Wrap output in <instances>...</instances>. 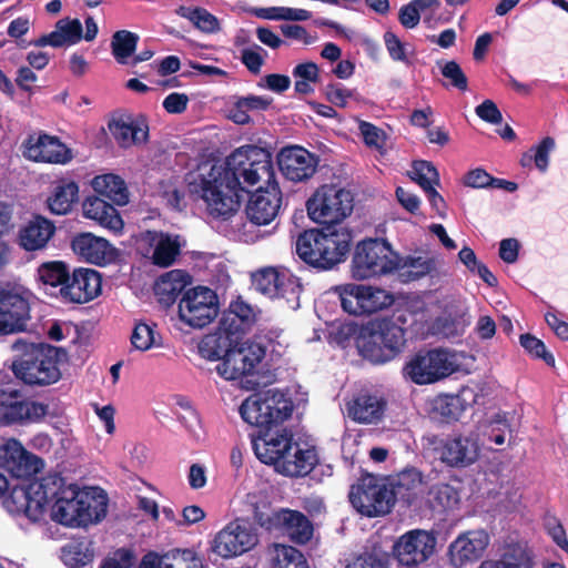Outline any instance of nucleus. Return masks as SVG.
Returning a JSON list of instances; mask_svg holds the SVG:
<instances>
[{"mask_svg":"<svg viewBox=\"0 0 568 568\" xmlns=\"http://www.w3.org/2000/svg\"><path fill=\"white\" fill-rule=\"evenodd\" d=\"M276 179L272 155L263 148L246 144L232 151L189 183L191 194L202 199L207 214L227 221L237 215L242 202L261 182Z\"/></svg>","mask_w":568,"mask_h":568,"instance_id":"1","label":"nucleus"},{"mask_svg":"<svg viewBox=\"0 0 568 568\" xmlns=\"http://www.w3.org/2000/svg\"><path fill=\"white\" fill-rule=\"evenodd\" d=\"M345 568H389V555L373 546L349 560Z\"/></svg>","mask_w":568,"mask_h":568,"instance_id":"51","label":"nucleus"},{"mask_svg":"<svg viewBox=\"0 0 568 568\" xmlns=\"http://www.w3.org/2000/svg\"><path fill=\"white\" fill-rule=\"evenodd\" d=\"M293 408L291 398L278 389L252 394L240 406L243 420L257 428L250 437L261 463L275 468L294 448V434L283 426L292 416Z\"/></svg>","mask_w":568,"mask_h":568,"instance_id":"2","label":"nucleus"},{"mask_svg":"<svg viewBox=\"0 0 568 568\" xmlns=\"http://www.w3.org/2000/svg\"><path fill=\"white\" fill-rule=\"evenodd\" d=\"M189 19L196 28L207 33L217 31L220 27L217 19L204 8L193 9L189 14Z\"/></svg>","mask_w":568,"mask_h":568,"instance_id":"61","label":"nucleus"},{"mask_svg":"<svg viewBox=\"0 0 568 568\" xmlns=\"http://www.w3.org/2000/svg\"><path fill=\"white\" fill-rule=\"evenodd\" d=\"M139 568H205L202 560L192 550L185 549L179 555H173L170 561L162 565L158 555L149 552L143 556Z\"/></svg>","mask_w":568,"mask_h":568,"instance_id":"39","label":"nucleus"},{"mask_svg":"<svg viewBox=\"0 0 568 568\" xmlns=\"http://www.w3.org/2000/svg\"><path fill=\"white\" fill-rule=\"evenodd\" d=\"M387 402L384 397L361 393L348 404V416L358 424L376 425L383 420Z\"/></svg>","mask_w":568,"mask_h":568,"instance_id":"30","label":"nucleus"},{"mask_svg":"<svg viewBox=\"0 0 568 568\" xmlns=\"http://www.w3.org/2000/svg\"><path fill=\"white\" fill-rule=\"evenodd\" d=\"M215 369L220 376L227 381H235L251 375L247 367V356L243 355V351L239 346L225 355Z\"/></svg>","mask_w":568,"mask_h":568,"instance_id":"42","label":"nucleus"},{"mask_svg":"<svg viewBox=\"0 0 568 568\" xmlns=\"http://www.w3.org/2000/svg\"><path fill=\"white\" fill-rule=\"evenodd\" d=\"M79 201V185L74 181L62 179L57 182L52 194L48 197L51 213L64 215L71 212Z\"/></svg>","mask_w":568,"mask_h":568,"instance_id":"36","label":"nucleus"},{"mask_svg":"<svg viewBox=\"0 0 568 568\" xmlns=\"http://www.w3.org/2000/svg\"><path fill=\"white\" fill-rule=\"evenodd\" d=\"M437 538L434 532L413 529L402 535L393 546V555L400 566L415 568L435 552Z\"/></svg>","mask_w":568,"mask_h":568,"instance_id":"14","label":"nucleus"},{"mask_svg":"<svg viewBox=\"0 0 568 568\" xmlns=\"http://www.w3.org/2000/svg\"><path fill=\"white\" fill-rule=\"evenodd\" d=\"M131 344L135 349L143 352L154 346L156 343L152 326L145 323H138L131 335Z\"/></svg>","mask_w":568,"mask_h":568,"instance_id":"59","label":"nucleus"},{"mask_svg":"<svg viewBox=\"0 0 568 568\" xmlns=\"http://www.w3.org/2000/svg\"><path fill=\"white\" fill-rule=\"evenodd\" d=\"M92 187L98 193L97 196L106 199L115 205L122 206L129 202L126 185L119 175H98L92 180Z\"/></svg>","mask_w":568,"mask_h":568,"instance_id":"37","label":"nucleus"},{"mask_svg":"<svg viewBox=\"0 0 568 568\" xmlns=\"http://www.w3.org/2000/svg\"><path fill=\"white\" fill-rule=\"evenodd\" d=\"M102 288L101 274L92 268H74L69 283L60 288L62 298L70 303L83 304L95 298Z\"/></svg>","mask_w":568,"mask_h":568,"instance_id":"24","label":"nucleus"},{"mask_svg":"<svg viewBox=\"0 0 568 568\" xmlns=\"http://www.w3.org/2000/svg\"><path fill=\"white\" fill-rule=\"evenodd\" d=\"M253 520L263 529L273 532L278 523V509L274 510L266 500H255L256 496H248Z\"/></svg>","mask_w":568,"mask_h":568,"instance_id":"50","label":"nucleus"},{"mask_svg":"<svg viewBox=\"0 0 568 568\" xmlns=\"http://www.w3.org/2000/svg\"><path fill=\"white\" fill-rule=\"evenodd\" d=\"M358 130L361 132L364 143L367 146L379 150L385 145L386 134L384 130L376 126L375 124L364 120H359Z\"/></svg>","mask_w":568,"mask_h":568,"instance_id":"58","label":"nucleus"},{"mask_svg":"<svg viewBox=\"0 0 568 568\" xmlns=\"http://www.w3.org/2000/svg\"><path fill=\"white\" fill-rule=\"evenodd\" d=\"M57 487V477L50 474L30 481L27 485L17 484L10 491V498L28 517L36 518L48 504V494L52 496Z\"/></svg>","mask_w":568,"mask_h":568,"instance_id":"15","label":"nucleus"},{"mask_svg":"<svg viewBox=\"0 0 568 568\" xmlns=\"http://www.w3.org/2000/svg\"><path fill=\"white\" fill-rule=\"evenodd\" d=\"M256 321L253 307L242 297L231 302L229 308L223 312L220 324L226 332L243 341L244 335L251 329Z\"/></svg>","mask_w":568,"mask_h":568,"instance_id":"31","label":"nucleus"},{"mask_svg":"<svg viewBox=\"0 0 568 568\" xmlns=\"http://www.w3.org/2000/svg\"><path fill=\"white\" fill-rule=\"evenodd\" d=\"M412 179L423 189L439 184V174L432 162L419 160L413 162Z\"/></svg>","mask_w":568,"mask_h":568,"instance_id":"56","label":"nucleus"},{"mask_svg":"<svg viewBox=\"0 0 568 568\" xmlns=\"http://www.w3.org/2000/svg\"><path fill=\"white\" fill-rule=\"evenodd\" d=\"M398 262L400 258L398 257ZM435 268V263L432 258H425L422 256L406 257L403 263H398L396 271L398 272V276L402 282L408 283L413 281H417L427 274H429Z\"/></svg>","mask_w":568,"mask_h":568,"instance_id":"43","label":"nucleus"},{"mask_svg":"<svg viewBox=\"0 0 568 568\" xmlns=\"http://www.w3.org/2000/svg\"><path fill=\"white\" fill-rule=\"evenodd\" d=\"M54 33L58 34L59 47L77 44L82 39V23L79 19H60Z\"/></svg>","mask_w":568,"mask_h":568,"instance_id":"54","label":"nucleus"},{"mask_svg":"<svg viewBox=\"0 0 568 568\" xmlns=\"http://www.w3.org/2000/svg\"><path fill=\"white\" fill-rule=\"evenodd\" d=\"M261 52L266 54V51L257 44L241 51V62L255 75L261 72L262 65L264 64V58Z\"/></svg>","mask_w":568,"mask_h":568,"instance_id":"63","label":"nucleus"},{"mask_svg":"<svg viewBox=\"0 0 568 568\" xmlns=\"http://www.w3.org/2000/svg\"><path fill=\"white\" fill-rule=\"evenodd\" d=\"M39 278L43 284L53 287L67 285L70 280V270L62 261L45 262L38 268Z\"/></svg>","mask_w":568,"mask_h":568,"instance_id":"49","label":"nucleus"},{"mask_svg":"<svg viewBox=\"0 0 568 568\" xmlns=\"http://www.w3.org/2000/svg\"><path fill=\"white\" fill-rule=\"evenodd\" d=\"M358 284H347L341 291V305L352 315H364Z\"/></svg>","mask_w":568,"mask_h":568,"instance_id":"57","label":"nucleus"},{"mask_svg":"<svg viewBox=\"0 0 568 568\" xmlns=\"http://www.w3.org/2000/svg\"><path fill=\"white\" fill-rule=\"evenodd\" d=\"M61 558L70 568H83L93 559V552L89 549V541L74 539L62 547Z\"/></svg>","mask_w":568,"mask_h":568,"instance_id":"44","label":"nucleus"},{"mask_svg":"<svg viewBox=\"0 0 568 568\" xmlns=\"http://www.w3.org/2000/svg\"><path fill=\"white\" fill-rule=\"evenodd\" d=\"M320 462L317 450L314 446L303 447L294 440V448L275 467V470L286 477H305L313 471Z\"/></svg>","mask_w":568,"mask_h":568,"instance_id":"27","label":"nucleus"},{"mask_svg":"<svg viewBox=\"0 0 568 568\" xmlns=\"http://www.w3.org/2000/svg\"><path fill=\"white\" fill-rule=\"evenodd\" d=\"M23 146L24 156L34 162L65 164L73 158L71 149L59 138L47 133L29 135Z\"/></svg>","mask_w":568,"mask_h":568,"instance_id":"21","label":"nucleus"},{"mask_svg":"<svg viewBox=\"0 0 568 568\" xmlns=\"http://www.w3.org/2000/svg\"><path fill=\"white\" fill-rule=\"evenodd\" d=\"M278 516V523H276V529L273 532L285 535L297 545H305L312 539L313 524L302 511L280 508Z\"/></svg>","mask_w":568,"mask_h":568,"instance_id":"29","label":"nucleus"},{"mask_svg":"<svg viewBox=\"0 0 568 568\" xmlns=\"http://www.w3.org/2000/svg\"><path fill=\"white\" fill-rule=\"evenodd\" d=\"M73 252L87 262L104 266L115 261L116 250L103 237L80 233L71 242Z\"/></svg>","mask_w":568,"mask_h":568,"instance_id":"25","label":"nucleus"},{"mask_svg":"<svg viewBox=\"0 0 568 568\" xmlns=\"http://www.w3.org/2000/svg\"><path fill=\"white\" fill-rule=\"evenodd\" d=\"M521 347L536 359H542L548 366H555L554 355L547 351L545 343L530 333L521 334L519 337Z\"/></svg>","mask_w":568,"mask_h":568,"instance_id":"55","label":"nucleus"},{"mask_svg":"<svg viewBox=\"0 0 568 568\" xmlns=\"http://www.w3.org/2000/svg\"><path fill=\"white\" fill-rule=\"evenodd\" d=\"M254 290L270 298H284L287 303L298 306L302 283L284 266H265L251 275Z\"/></svg>","mask_w":568,"mask_h":568,"instance_id":"11","label":"nucleus"},{"mask_svg":"<svg viewBox=\"0 0 568 568\" xmlns=\"http://www.w3.org/2000/svg\"><path fill=\"white\" fill-rule=\"evenodd\" d=\"M282 205V192L276 181L258 185L246 204L247 219L257 226L268 225L275 220Z\"/></svg>","mask_w":568,"mask_h":568,"instance_id":"18","label":"nucleus"},{"mask_svg":"<svg viewBox=\"0 0 568 568\" xmlns=\"http://www.w3.org/2000/svg\"><path fill=\"white\" fill-rule=\"evenodd\" d=\"M463 183L465 186L473 189H501L510 193L517 191L518 189L517 183L495 178L481 168H476L474 170L468 171L464 175Z\"/></svg>","mask_w":568,"mask_h":568,"instance_id":"41","label":"nucleus"},{"mask_svg":"<svg viewBox=\"0 0 568 568\" xmlns=\"http://www.w3.org/2000/svg\"><path fill=\"white\" fill-rule=\"evenodd\" d=\"M488 544L489 535L485 530L467 531L450 544V560L457 567L475 561L483 556Z\"/></svg>","mask_w":568,"mask_h":568,"instance_id":"28","label":"nucleus"},{"mask_svg":"<svg viewBox=\"0 0 568 568\" xmlns=\"http://www.w3.org/2000/svg\"><path fill=\"white\" fill-rule=\"evenodd\" d=\"M405 345V329L393 318L379 317L362 325L357 351L369 363L385 364L397 357Z\"/></svg>","mask_w":568,"mask_h":568,"instance_id":"5","label":"nucleus"},{"mask_svg":"<svg viewBox=\"0 0 568 568\" xmlns=\"http://www.w3.org/2000/svg\"><path fill=\"white\" fill-rule=\"evenodd\" d=\"M49 406L43 403L23 399L18 392L3 394L0 398V420L4 425H24L41 422Z\"/></svg>","mask_w":568,"mask_h":568,"instance_id":"19","label":"nucleus"},{"mask_svg":"<svg viewBox=\"0 0 568 568\" xmlns=\"http://www.w3.org/2000/svg\"><path fill=\"white\" fill-rule=\"evenodd\" d=\"M44 466L43 459L28 452L17 439H9L0 446V468L11 477L27 479Z\"/></svg>","mask_w":568,"mask_h":568,"instance_id":"17","label":"nucleus"},{"mask_svg":"<svg viewBox=\"0 0 568 568\" xmlns=\"http://www.w3.org/2000/svg\"><path fill=\"white\" fill-rule=\"evenodd\" d=\"M254 13L257 18L267 20L306 21L312 17V13L305 9L287 7L260 8Z\"/></svg>","mask_w":568,"mask_h":568,"instance_id":"53","label":"nucleus"},{"mask_svg":"<svg viewBox=\"0 0 568 568\" xmlns=\"http://www.w3.org/2000/svg\"><path fill=\"white\" fill-rule=\"evenodd\" d=\"M354 209V195L335 184H324L306 202L310 219L324 226L345 227L342 222Z\"/></svg>","mask_w":568,"mask_h":568,"instance_id":"7","label":"nucleus"},{"mask_svg":"<svg viewBox=\"0 0 568 568\" xmlns=\"http://www.w3.org/2000/svg\"><path fill=\"white\" fill-rule=\"evenodd\" d=\"M181 253V246L176 239H172L169 234H161L155 243L152 263L159 267H170L176 261Z\"/></svg>","mask_w":568,"mask_h":568,"instance_id":"47","label":"nucleus"},{"mask_svg":"<svg viewBox=\"0 0 568 568\" xmlns=\"http://www.w3.org/2000/svg\"><path fill=\"white\" fill-rule=\"evenodd\" d=\"M271 568H310L305 556L295 547L278 545Z\"/></svg>","mask_w":568,"mask_h":568,"instance_id":"52","label":"nucleus"},{"mask_svg":"<svg viewBox=\"0 0 568 568\" xmlns=\"http://www.w3.org/2000/svg\"><path fill=\"white\" fill-rule=\"evenodd\" d=\"M423 483V474L415 467L405 468L394 477H387V486L393 495V505L402 501L410 506L417 496V489Z\"/></svg>","mask_w":568,"mask_h":568,"instance_id":"34","label":"nucleus"},{"mask_svg":"<svg viewBox=\"0 0 568 568\" xmlns=\"http://www.w3.org/2000/svg\"><path fill=\"white\" fill-rule=\"evenodd\" d=\"M448 352L435 348L418 351L403 367V375L416 385H428L442 381L456 372Z\"/></svg>","mask_w":568,"mask_h":568,"instance_id":"10","label":"nucleus"},{"mask_svg":"<svg viewBox=\"0 0 568 568\" xmlns=\"http://www.w3.org/2000/svg\"><path fill=\"white\" fill-rule=\"evenodd\" d=\"M358 292H361V303L364 315L384 310L390 306L394 302L393 295L382 288L359 285Z\"/></svg>","mask_w":568,"mask_h":568,"instance_id":"48","label":"nucleus"},{"mask_svg":"<svg viewBox=\"0 0 568 568\" xmlns=\"http://www.w3.org/2000/svg\"><path fill=\"white\" fill-rule=\"evenodd\" d=\"M475 397L469 387L462 388L457 394H439L432 400V415L442 423L457 422Z\"/></svg>","mask_w":568,"mask_h":568,"instance_id":"26","label":"nucleus"},{"mask_svg":"<svg viewBox=\"0 0 568 568\" xmlns=\"http://www.w3.org/2000/svg\"><path fill=\"white\" fill-rule=\"evenodd\" d=\"M241 345L234 335L226 332L219 323L214 332L206 334L199 344L202 357L209 361H221L225 355Z\"/></svg>","mask_w":568,"mask_h":568,"instance_id":"35","label":"nucleus"},{"mask_svg":"<svg viewBox=\"0 0 568 568\" xmlns=\"http://www.w3.org/2000/svg\"><path fill=\"white\" fill-rule=\"evenodd\" d=\"M179 314L189 326L202 328L209 325L219 314L216 293L205 286L187 290L180 300Z\"/></svg>","mask_w":568,"mask_h":568,"instance_id":"12","label":"nucleus"},{"mask_svg":"<svg viewBox=\"0 0 568 568\" xmlns=\"http://www.w3.org/2000/svg\"><path fill=\"white\" fill-rule=\"evenodd\" d=\"M386 50L393 61H399L405 64H410V61L406 54L405 44L393 32L386 31L383 36Z\"/></svg>","mask_w":568,"mask_h":568,"instance_id":"62","label":"nucleus"},{"mask_svg":"<svg viewBox=\"0 0 568 568\" xmlns=\"http://www.w3.org/2000/svg\"><path fill=\"white\" fill-rule=\"evenodd\" d=\"M277 164L287 180L301 182L314 175L318 159L302 146H287L278 152Z\"/></svg>","mask_w":568,"mask_h":568,"instance_id":"22","label":"nucleus"},{"mask_svg":"<svg viewBox=\"0 0 568 568\" xmlns=\"http://www.w3.org/2000/svg\"><path fill=\"white\" fill-rule=\"evenodd\" d=\"M30 320L28 292L21 286L0 288V335L22 332Z\"/></svg>","mask_w":568,"mask_h":568,"instance_id":"13","label":"nucleus"},{"mask_svg":"<svg viewBox=\"0 0 568 568\" xmlns=\"http://www.w3.org/2000/svg\"><path fill=\"white\" fill-rule=\"evenodd\" d=\"M140 37L129 30L115 31L111 38V51L115 61L125 64L131 58L139 42Z\"/></svg>","mask_w":568,"mask_h":568,"instance_id":"46","label":"nucleus"},{"mask_svg":"<svg viewBox=\"0 0 568 568\" xmlns=\"http://www.w3.org/2000/svg\"><path fill=\"white\" fill-rule=\"evenodd\" d=\"M189 275L180 270H173L160 277L156 284V294L160 301L166 305H172L185 288Z\"/></svg>","mask_w":568,"mask_h":568,"instance_id":"40","label":"nucleus"},{"mask_svg":"<svg viewBox=\"0 0 568 568\" xmlns=\"http://www.w3.org/2000/svg\"><path fill=\"white\" fill-rule=\"evenodd\" d=\"M67 357L63 348L47 344H24L23 353L12 363L14 375L28 385H51L61 378L59 363Z\"/></svg>","mask_w":568,"mask_h":568,"instance_id":"6","label":"nucleus"},{"mask_svg":"<svg viewBox=\"0 0 568 568\" xmlns=\"http://www.w3.org/2000/svg\"><path fill=\"white\" fill-rule=\"evenodd\" d=\"M109 131L122 149L143 145L149 140V122L145 115L121 114L108 123Z\"/></svg>","mask_w":568,"mask_h":568,"instance_id":"23","label":"nucleus"},{"mask_svg":"<svg viewBox=\"0 0 568 568\" xmlns=\"http://www.w3.org/2000/svg\"><path fill=\"white\" fill-rule=\"evenodd\" d=\"M57 487L52 496L48 494L52 519L68 527H87L100 523L106 515L108 496L102 489H80L75 484L67 485L58 473Z\"/></svg>","mask_w":568,"mask_h":568,"instance_id":"3","label":"nucleus"},{"mask_svg":"<svg viewBox=\"0 0 568 568\" xmlns=\"http://www.w3.org/2000/svg\"><path fill=\"white\" fill-rule=\"evenodd\" d=\"M348 500L358 514L368 518L388 515L394 508L387 477L373 474L362 475L351 486Z\"/></svg>","mask_w":568,"mask_h":568,"instance_id":"9","label":"nucleus"},{"mask_svg":"<svg viewBox=\"0 0 568 568\" xmlns=\"http://www.w3.org/2000/svg\"><path fill=\"white\" fill-rule=\"evenodd\" d=\"M257 542V534L251 527L235 520L215 535L211 548L222 558H233L250 551Z\"/></svg>","mask_w":568,"mask_h":568,"instance_id":"16","label":"nucleus"},{"mask_svg":"<svg viewBox=\"0 0 568 568\" xmlns=\"http://www.w3.org/2000/svg\"><path fill=\"white\" fill-rule=\"evenodd\" d=\"M398 266V255L383 239H365L357 243L352 258V276L367 280L392 273Z\"/></svg>","mask_w":568,"mask_h":568,"instance_id":"8","label":"nucleus"},{"mask_svg":"<svg viewBox=\"0 0 568 568\" xmlns=\"http://www.w3.org/2000/svg\"><path fill=\"white\" fill-rule=\"evenodd\" d=\"M427 495V501L433 510L450 509L459 503V491L447 483L433 485Z\"/></svg>","mask_w":568,"mask_h":568,"instance_id":"45","label":"nucleus"},{"mask_svg":"<svg viewBox=\"0 0 568 568\" xmlns=\"http://www.w3.org/2000/svg\"><path fill=\"white\" fill-rule=\"evenodd\" d=\"M273 99L264 95L248 94L240 97L230 110V119L236 124H247L251 121L248 111H264L270 108Z\"/></svg>","mask_w":568,"mask_h":568,"instance_id":"38","label":"nucleus"},{"mask_svg":"<svg viewBox=\"0 0 568 568\" xmlns=\"http://www.w3.org/2000/svg\"><path fill=\"white\" fill-rule=\"evenodd\" d=\"M112 202L101 196H89L82 204L85 217L93 220L113 233L123 230L124 222Z\"/></svg>","mask_w":568,"mask_h":568,"instance_id":"32","label":"nucleus"},{"mask_svg":"<svg viewBox=\"0 0 568 568\" xmlns=\"http://www.w3.org/2000/svg\"><path fill=\"white\" fill-rule=\"evenodd\" d=\"M429 443L437 445L439 459L449 467L465 468L474 464L479 455V447L475 439L467 436L438 439L434 436Z\"/></svg>","mask_w":568,"mask_h":568,"instance_id":"20","label":"nucleus"},{"mask_svg":"<svg viewBox=\"0 0 568 568\" xmlns=\"http://www.w3.org/2000/svg\"><path fill=\"white\" fill-rule=\"evenodd\" d=\"M440 72L444 78L450 81L452 87L460 91H466L468 89V79L455 60L445 62L440 68Z\"/></svg>","mask_w":568,"mask_h":568,"instance_id":"60","label":"nucleus"},{"mask_svg":"<svg viewBox=\"0 0 568 568\" xmlns=\"http://www.w3.org/2000/svg\"><path fill=\"white\" fill-rule=\"evenodd\" d=\"M55 232V225L50 220L36 215L18 234V243L26 251H38L47 246Z\"/></svg>","mask_w":568,"mask_h":568,"instance_id":"33","label":"nucleus"},{"mask_svg":"<svg viewBox=\"0 0 568 568\" xmlns=\"http://www.w3.org/2000/svg\"><path fill=\"white\" fill-rule=\"evenodd\" d=\"M362 334V325L355 323L341 324L333 333L334 341L341 345L346 346L351 339H354L355 346L357 347L358 337Z\"/></svg>","mask_w":568,"mask_h":568,"instance_id":"64","label":"nucleus"},{"mask_svg":"<svg viewBox=\"0 0 568 568\" xmlns=\"http://www.w3.org/2000/svg\"><path fill=\"white\" fill-rule=\"evenodd\" d=\"M352 242L353 234L348 227L310 229L297 236L295 252L310 267L329 271L346 261Z\"/></svg>","mask_w":568,"mask_h":568,"instance_id":"4","label":"nucleus"}]
</instances>
